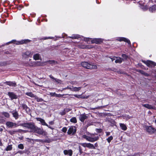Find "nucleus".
<instances>
[{"label": "nucleus", "instance_id": "1", "mask_svg": "<svg viewBox=\"0 0 156 156\" xmlns=\"http://www.w3.org/2000/svg\"><path fill=\"white\" fill-rule=\"evenodd\" d=\"M83 137L87 140L91 142H93L98 140L99 136L96 133H87V135H84Z\"/></svg>", "mask_w": 156, "mask_h": 156}, {"label": "nucleus", "instance_id": "2", "mask_svg": "<svg viewBox=\"0 0 156 156\" xmlns=\"http://www.w3.org/2000/svg\"><path fill=\"white\" fill-rule=\"evenodd\" d=\"M22 126L24 127L27 128L29 130V131L26 130H23L25 133H26L28 131L33 132L36 126L34 123L32 122L24 123L23 124Z\"/></svg>", "mask_w": 156, "mask_h": 156}, {"label": "nucleus", "instance_id": "3", "mask_svg": "<svg viewBox=\"0 0 156 156\" xmlns=\"http://www.w3.org/2000/svg\"><path fill=\"white\" fill-rule=\"evenodd\" d=\"M81 66L87 69H96L97 68V66L93 64H90L87 62H83L81 63Z\"/></svg>", "mask_w": 156, "mask_h": 156}, {"label": "nucleus", "instance_id": "4", "mask_svg": "<svg viewBox=\"0 0 156 156\" xmlns=\"http://www.w3.org/2000/svg\"><path fill=\"white\" fill-rule=\"evenodd\" d=\"M33 132L37 133L40 135L45 134L46 133V132L43 130L42 128H39L36 126Z\"/></svg>", "mask_w": 156, "mask_h": 156}, {"label": "nucleus", "instance_id": "5", "mask_svg": "<svg viewBox=\"0 0 156 156\" xmlns=\"http://www.w3.org/2000/svg\"><path fill=\"white\" fill-rule=\"evenodd\" d=\"M149 67H152L156 66V63L151 60L143 62Z\"/></svg>", "mask_w": 156, "mask_h": 156}, {"label": "nucleus", "instance_id": "6", "mask_svg": "<svg viewBox=\"0 0 156 156\" xmlns=\"http://www.w3.org/2000/svg\"><path fill=\"white\" fill-rule=\"evenodd\" d=\"M46 62H42L40 61H34V67L43 66L45 65Z\"/></svg>", "mask_w": 156, "mask_h": 156}, {"label": "nucleus", "instance_id": "7", "mask_svg": "<svg viewBox=\"0 0 156 156\" xmlns=\"http://www.w3.org/2000/svg\"><path fill=\"white\" fill-rule=\"evenodd\" d=\"M8 95L10 98L11 100H12L13 99H16L18 98L17 95L13 92H8Z\"/></svg>", "mask_w": 156, "mask_h": 156}, {"label": "nucleus", "instance_id": "8", "mask_svg": "<svg viewBox=\"0 0 156 156\" xmlns=\"http://www.w3.org/2000/svg\"><path fill=\"white\" fill-rule=\"evenodd\" d=\"M145 128L147 132L150 133H153L156 131L154 128L151 126H146Z\"/></svg>", "mask_w": 156, "mask_h": 156}, {"label": "nucleus", "instance_id": "9", "mask_svg": "<svg viewBox=\"0 0 156 156\" xmlns=\"http://www.w3.org/2000/svg\"><path fill=\"white\" fill-rule=\"evenodd\" d=\"M103 39L101 38H95L92 39L91 41V43L92 44L96 43L99 44L103 41Z\"/></svg>", "mask_w": 156, "mask_h": 156}, {"label": "nucleus", "instance_id": "10", "mask_svg": "<svg viewBox=\"0 0 156 156\" xmlns=\"http://www.w3.org/2000/svg\"><path fill=\"white\" fill-rule=\"evenodd\" d=\"M6 126L9 128H12L13 126L16 127L18 126L16 123L9 121L7 122L6 123Z\"/></svg>", "mask_w": 156, "mask_h": 156}, {"label": "nucleus", "instance_id": "11", "mask_svg": "<svg viewBox=\"0 0 156 156\" xmlns=\"http://www.w3.org/2000/svg\"><path fill=\"white\" fill-rule=\"evenodd\" d=\"M116 40L120 41H124L125 42H127L129 44H130V41L128 39L124 37H118L116 38Z\"/></svg>", "mask_w": 156, "mask_h": 156}, {"label": "nucleus", "instance_id": "12", "mask_svg": "<svg viewBox=\"0 0 156 156\" xmlns=\"http://www.w3.org/2000/svg\"><path fill=\"white\" fill-rule=\"evenodd\" d=\"M87 118V116L85 114H80L79 116V119L82 122H84V120Z\"/></svg>", "mask_w": 156, "mask_h": 156}, {"label": "nucleus", "instance_id": "13", "mask_svg": "<svg viewBox=\"0 0 156 156\" xmlns=\"http://www.w3.org/2000/svg\"><path fill=\"white\" fill-rule=\"evenodd\" d=\"M30 40L28 39H25L22 40L20 41H15L14 43L17 44H22L24 43H26L27 42H29Z\"/></svg>", "mask_w": 156, "mask_h": 156}, {"label": "nucleus", "instance_id": "14", "mask_svg": "<svg viewBox=\"0 0 156 156\" xmlns=\"http://www.w3.org/2000/svg\"><path fill=\"white\" fill-rule=\"evenodd\" d=\"M33 58L35 60H41V57L40 55L38 53H36L34 54L33 56Z\"/></svg>", "mask_w": 156, "mask_h": 156}, {"label": "nucleus", "instance_id": "15", "mask_svg": "<svg viewBox=\"0 0 156 156\" xmlns=\"http://www.w3.org/2000/svg\"><path fill=\"white\" fill-rule=\"evenodd\" d=\"M22 56L24 58H26V56L31 57H32V54H31L30 51H27L23 53Z\"/></svg>", "mask_w": 156, "mask_h": 156}, {"label": "nucleus", "instance_id": "16", "mask_svg": "<svg viewBox=\"0 0 156 156\" xmlns=\"http://www.w3.org/2000/svg\"><path fill=\"white\" fill-rule=\"evenodd\" d=\"M142 106L148 109H155V107L148 104H142Z\"/></svg>", "mask_w": 156, "mask_h": 156}, {"label": "nucleus", "instance_id": "17", "mask_svg": "<svg viewBox=\"0 0 156 156\" xmlns=\"http://www.w3.org/2000/svg\"><path fill=\"white\" fill-rule=\"evenodd\" d=\"M36 119L37 121H40L42 125L48 126V124L45 122L44 119L40 118H37Z\"/></svg>", "mask_w": 156, "mask_h": 156}, {"label": "nucleus", "instance_id": "18", "mask_svg": "<svg viewBox=\"0 0 156 156\" xmlns=\"http://www.w3.org/2000/svg\"><path fill=\"white\" fill-rule=\"evenodd\" d=\"M64 154L65 155H68L71 156L73 154V151L71 150H65L63 151Z\"/></svg>", "mask_w": 156, "mask_h": 156}, {"label": "nucleus", "instance_id": "19", "mask_svg": "<svg viewBox=\"0 0 156 156\" xmlns=\"http://www.w3.org/2000/svg\"><path fill=\"white\" fill-rule=\"evenodd\" d=\"M76 132L75 130L74 129V128L71 126L70 127L68 130L67 133L69 134H70L72 133H74Z\"/></svg>", "mask_w": 156, "mask_h": 156}, {"label": "nucleus", "instance_id": "20", "mask_svg": "<svg viewBox=\"0 0 156 156\" xmlns=\"http://www.w3.org/2000/svg\"><path fill=\"white\" fill-rule=\"evenodd\" d=\"M81 88V87H77L72 86L71 87L70 90L73 91H78L80 90Z\"/></svg>", "mask_w": 156, "mask_h": 156}, {"label": "nucleus", "instance_id": "21", "mask_svg": "<svg viewBox=\"0 0 156 156\" xmlns=\"http://www.w3.org/2000/svg\"><path fill=\"white\" fill-rule=\"evenodd\" d=\"M11 113L13 115V116L16 119H17L19 117V115L16 111H12L11 112Z\"/></svg>", "mask_w": 156, "mask_h": 156}, {"label": "nucleus", "instance_id": "22", "mask_svg": "<svg viewBox=\"0 0 156 156\" xmlns=\"http://www.w3.org/2000/svg\"><path fill=\"white\" fill-rule=\"evenodd\" d=\"M5 83L10 86L15 87L16 85V83L15 82L7 81Z\"/></svg>", "mask_w": 156, "mask_h": 156}, {"label": "nucleus", "instance_id": "23", "mask_svg": "<svg viewBox=\"0 0 156 156\" xmlns=\"http://www.w3.org/2000/svg\"><path fill=\"white\" fill-rule=\"evenodd\" d=\"M34 61L31 60V59H29L27 66L31 67H34Z\"/></svg>", "mask_w": 156, "mask_h": 156}, {"label": "nucleus", "instance_id": "24", "mask_svg": "<svg viewBox=\"0 0 156 156\" xmlns=\"http://www.w3.org/2000/svg\"><path fill=\"white\" fill-rule=\"evenodd\" d=\"M75 97L78 98H87L88 97V96H83L82 94L81 95H77L74 94L73 95Z\"/></svg>", "mask_w": 156, "mask_h": 156}, {"label": "nucleus", "instance_id": "25", "mask_svg": "<svg viewBox=\"0 0 156 156\" xmlns=\"http://www.w3.org/2000/svg\"><path fill=\"white\" fill-rule=\"evenodd\" d=\"M25 94L27 96L32 98H36V95L34 94L31 92H26L25 93Z\"/></svg>", "mask_w": 156, "mask_h": 156}, {"label": "nucleus", "instance_id": "26", "mask_svg": "<svg viewBox=\"0 0 156 156\" xmlns=\"http://www.w3.org/2000/svg\"><path fill=\"white\" fill-rule=\"evenodd\" d=\"M119 126L121 127V129L123 130H126L127 129V128L126 125L124 123H120Z\"/></svg>", "mask_w": 156, "mask_h": 156}, {"label": "nucleus", "instance_id": "27", "mask_svg": "<svg viewBox=\"0 0 156 156\" xmlns=\"http://www.w3.org/2000/svg\"><path fill=\"white\" fill-rule=\"evenodd\" d=\"M149 10L151 12H153L156 11V5H153L149 9Z\"/></svg>", "mask_w": 156, "mask_h": 156}, {"label": "nucleus", "instance_id": "28", "mask_svg": "<svg viewBox=\"0 0 156 156\" xmlns=\"http://www.w3.org/2000/svg\"><path fill=\"white\" fill-rule=\"evenodd\" d=\"M116 58H117L115 61V62L116 63H121L122 62L123 59L122 58L117 57Z\"/></svg>", "mask_w": 156, "mask_h": 156}, {"label": "nucleus", "instance_id": "29", "mask_svg": "<svg viewBox=\"0 0 156 156\" xmlns=\"http://www.w3.org/2000/svg\"><path fill=\"white\" fill-rule=\"evenodd\" d=\"M87 148L91 149H95V148L93 144L90 143H88L87 144Z\"/></svg>", "mask_w": 156, "mask_h": 156}, {"label": "nucleus", "instance_id": "30", "mask_svg": "<svg viewBox=\"0 0 156 156\" xmlns=\"http://www.w3.org/2000/svg\"><path fill=\"white\" fill-rule=\"evenodd\" d=\"M122 117L123 118V119H126V120H128L129 119H130L132 117L128 115H123Z\"/></svg>", "mask_w": 156, "mask_h": 156}, {"label": "nucleus", "instance_id": "31", "mask_svg": "<svg viewBox=\"0 0 156 156\" xmlns=\"http://www.w3.org/2000/svg\"><path fill=\"white\" fill-rule=\"evenodd\" d=\"M2 115L4 116L6 118H9V114L6 112H2L1 113Z\"/></svg>", "mask_w": 156, "mask_h": 156}, {"label": "nucleus", "instance_id": "32", "mask_svg": "<svg viewBox=\"0 0 156 156\" xmlns=\"http://www.w3.org/2000/svg\"><path fill=\"white\" fill-rule=\"evenodd\" d=\"M21 105L23 108L26 111H27L29 109V108L25 104H22Z\"/></svg>", "mask_w": 156, "mask_h": 156}, {"label": "nucleus", "instance_id": "33", "mask_svg": "<svg viewBox=\"0 0 156 156\" xmlns=\"http://www.w3.org/2000/svg\"><path fill=\"white\" fill-rule=\"evenodd\" d=\"M70 37L72 39H77L80 37V35L78 34H74Z\"/></svg>", "mask_w": 156, "mask_h": 156}, {"label": "nucleus", "instance_id": "34", "mask_svg": "<svg viewBox=\"0 0 156 156\" xmlns=\"http://www.w3.org/2000/svg\"><path fill=\"white\" fill-rule=\"evenodd\" d=\"M70 121L73 123H76L77 122V120L76 117H72L70 119Z\"/></svg>", "mask_w": 156, "mask_h": 156}, {"label": "nucleus", "instance_id": "35", "mask_svg": "<svg viewBox=\"0 0 156 156\" xmlns=\"http://www.w3.org/2000/svg\"><path fill=\"white\" fill-rule=\"evenodd\" d=\"M137 71L138 72H139L141 74H143V75H145L146 76H148V74L147 73H145L143 70H137Z\"/></svg>", "mask_w": 156, "mask_h": 156}, {"label": "nucleus", "instance_id": "36", "mask_svg": "<svg viewBox=\"0 0 156 156\" xmlns=\"http://www.w3.org/2000/svg\"><path fill=\"white\" fill-rule=\"evenodd\" d=\"M35 99L37 101V102H42V101H44L43 99L41 98H38L37 96H36V98H35Z\"/></svg>", "mask_w": 156, "mask_h": 156}, {"label": "nucleus", "instance_id": "37", "mask_svg": "<svg viewBox=\"0 0 156 156\" xmlns=\"http://www.w3.org/2000/svg\"><path fill=\"white\" fill-rule=\"evenodd\" d=\"M92 39L90 38H84V41L87 42L88 44H90L91 43V41Z\"/></svg>", "mask_w": 156, "mask_h": 156}, {"label": "nucleus", "instance_id": "38", "mask_svg": "<svg viewBox=\"0 0 156 156\" xmlns=\"http://www.w3.org/2000/svg\"><path fill=\"white\" fill-rule=\"evenodd\" d=\"M79 47L82 49L86 48H91V47H88L87 46H85L84 45H79Z\"/></svg>", "mask_w": 156, "mask_h": 156}, {"label": "nucleus", "instance_id": "39", "mask_svg": "<svg viewBox=\"0 0 156 156\" xmlns=\"http://www.w3.org/2000/svg\"><path fill=\"white\" fill-rule=\"evenodd\" d=\"M12 149V145H8L6 149V151H9L11 150Z\"/></svg>", "mask_w": 156, "mask_h": 156}, {"label": "nucleus", "instance_id": "40", "mask_svg": "<svg viewBox=\"0 0 156 156\" xmlns=\"http://www.w3.org/2000/svg\"><path fill=\"white\" fill-rule=\"evenodd\" d=\"M46 62H45V63L47 62H49L50 64H55L57 63V62L55 60H51V61L49 60L48 61H46Z\"/></svg>", "mask_w": 156, "mask_h": 156}, {"label": "nucleus", "instance_id": "41", "mask_svg": "<svg viewBox=\"0 0 156 156\" xmlns=\"http://www.w3.org/2000/svg\"><path fill=\"white\" fill-rule=\"evenodd\" d=\"M113 139V136H111L109 137L107 139V140L108 142L109 143L111 142V141Z\"/></svg>", "mask_w": 156, "mask_h": 156}, {"label": "nucleus", "instance_id": "42", "mask_svg": "<svg viewBox=\"0 0 156 156\" xmlns=\"http://www.w3.org/2000/svg\"><path fill=\"white\" fill-rule=\"evenodd\" d=\"M18 147L21 149H23L24 148V146L22 144H20L18 145Z\"/></svg>", "mask_w": 156, "mask_h": 156}, {"label": "nucleus", "instance_id": "43", "mask_svg": "<svg viewBox=\"0 0 156 156\" xmlns=\"http://www.w3.org/2000/svg\"><path fill=\"white\" fill-rule=\"evenodd\" d=\"M80 144L84 147H87L88 143H81Z\"/></svg>", "mask_w": 156, "mask_h": 156}, {"label": "nucleus", "instance_id": "44", "mask_svg": "<svg viewBox=\"0 0 156 156\" xmlns=\"http://www.w3.org/2000/svg\"><path fill=\"white\" fill-rule=\"evenodd\" d=\"M67 94H56V97H58V98H61V97H62L64 95H67Z\"/></svg>", "mask_w": 156, "mask_h": 156}, {"label": "nucleus", "instance_id": "45", "mask_svg": "<svg viewBox=\"0 0 156 156\" xmlns=\"http://www.w3.org/2000/svg\"><path fill=\"white\" fill-rule=\"evenodd\" d=\"M58 83H62V81L60 80L57 79L56 78L55 81Z\"/></svg>", "mask_w": 156, "mask_h": 156}, {"label": "nucleus", "instance_id": "46", "mask_svg": "<svg viewBox=\"0 0 156 156\" xmlns=\"http://www.w3.org/2000/svg\"><path fill=\"white\" fill-rule=\"evenodd\" d=\"M48 95H50L51 96L53 97H56V94L55 92L54 93H50Z\"/></svg>", "mask_w": 156, "mask_h": 156}, {"label": "nucleus", "instance_id": "47", "mask_svg": "<svg viewBox=\"0 0 156 156\" xmlns=\"http://www.w3.org/2000/svg\"><path fill=\"white\" fill-rule=\"evenodd\" d=\"M66 114V112H65V109L63 111L60 112V114L62 115H65Z\"/></svg>", "mask_w": 156, "mask_h": 156}, {"label": "nucleus", "instance_id": "48", "mask_svg": "<svg viewBox=\"0 0 156 156\" xmlns=\"http://www.w3.org/2000/svg\"><path fill=\"white\" fill-rule=\"evenodd\" d=\"M70 89H71V87H69L68 86H67V87H65V88H62V90H61V91H62L63 90H66V89H69L70 90Z\"/></svg>", "mask_w": 156, "mask_h": 156}, {"label": "nucleus", "instance_id": "49", "mask_svg": "<svg viewBox=\"0 0 156 156\" xmlns=\"http://www.w3.org/2000/svg\"><path fill=\"white\" fill-rule=\"evenodd\" d=\"M67 130V128L66 127H64L62 129V131L64 133H66Z\"/></svg>", "mask_w": 156, "mask_h": 156}, {"label": "nucleus", "instance_id": "50", "mask_svg": "<svg viewBox=\"0 0 156 156\" xmlns=\"http://www.w3.org/2000/svg\"><path fill=\"white\" fill-rule=\"evenodd\" d=\"M16 132V131H9V133L11 135L14 134Z\"/></svg>", "mask_w": 156, "mask_h": 156}, {"label": "nucleus", "instance_id": "51", "mask_svg": "<svg viewBox=\"0 0 156 156\" xmlns=\"http://www.w3.org/2000/svg\"><path fill=\"white\" fill-rule=\"evenodd\" d=\"M122 57L125 59H126L127 58V56L125 54H123L122 55Z\"/></svg>", "mask_w": 156, "mask_h": 156}, {"label": "nucleus", "instance_id": "52", "mask_svg": "<svg viewBox=\"0 0 156 156\" xmlns=\"http://www.w3.org/2000/svg\"><path fill=\"white\" fill-rule=\"evenodd\" d=\"M53 38H54L52 37H44L43 39L44 40H46V39H53Z\"/></svg>", "mask_w": 156, "mask_h": 156}, {"label": "nucleus", "instance_id": "53", "mask_svg": "<svg viewBox=\"0 0 156 156\" xmlns=\"http://www.w3.org/2000/svg\"><path fill=\"white\" fill-rule=\"evenodd\" d=\"M49 77L52 79L53 80L55 81V79H56L55 78H54L52 75H50L49 76Z\"/></svg>", "mask_w": 156, "mask_h": 156}, {"label": "nucleus", "instance_id": "54", "mask_svg": "<svg viewBox=\"0 0 156 156\" xmlns=\"http://www.w3.org/2000/svg\"><path fill=\"white\" fill-rule=\"evenodd\" d=\"M101 130L100 129H96V131L97 132L100 133V132H101Z\"/></svg>", "mask_w": 156, "mask_h": 156}, {"label": "nucleus", "instance_id": "55", "mask_svg": "<svg viewBox=\"0 0 156 156\" xmlns=\"http://www.w3.org/2000/svg\"><path fill=\"white\" fill-rule=\"evenodd\" d=\"M79 152L80 153V154H81L83 152L82 151V149L81 148V147L80 146H79Z\"/></svg>", "mask_w": 156, "mask_h": 156}, {"label": "nucleus", "instance_id": "56", "mask_svg": "<svg viewBox=\"0 0 156 156\" xmlns=\"http://www.w3.org/2000/svg\"><path fill=\"white\" fill-rule=\"evenodd\" d=\"M106 133V135L107 136H108L109 135H110V132H105Z\"/></svg>", "mask_w": 156, "mask_h": 156}, {"label": "nucleus", "instance_id": "57", "mask_svg": "<svg viewBox=\"0 0 156 156\" xmlns=\"http://www.w3.org/2000/svg\"><path fill=\"white\" fill-rule=\"evenodd\" d=\"M4 121V120L3 119H0V123H3Z\"/></svg>", "mask_w": 156, "mask_h": 156}, {"label": "nucleus", "instance_id": "58", "mask_svg": "<svg viewBox=\"0 0 156 156\" xmlns=\"http://www.w3.org/2000/svg\"><path fill=\"white\" fill-rule=\"evenodd\" d=\"M94 146L95 147H97L98 146V144L97 143H96L94 144Z\"/></svg>", "mask_w": 156, "mask_h": 156}, {"label": "nucleus", "instance_id": "59", "mask_svg": "<svg viewBox=\"0 0 156 156\" xmlns=\"http://www.w3.org/2000/svg\"><path fill=\"white\" fill-rule=\"evenodd\" d=\"M53 121H51L49 122V123L51 125H52L53 124Z\"/></svg>", "mask_w": 156, "mask_h": 156}, {"label": "nucleus", "instance_id": "60", "mask_svg": "<svg viewBox=\"0 0 156 156\" xmlns=\"http://www.w3.org/2000/svg\"><path fill=\"white\" fill-rule=\"evenodd\" d=\"M49 128L52 129H53V128H52V127H51V126H49L48 125V126H47Z\"/></svg>", "mask_w": 156, "mask_h": 156}, {"label": "nucleus", "instance_id": "61", "mask_svg": "<svg viewBox=\"0 0 156 156\" xmlns=\"http://www.w3.org/2000/svg\"><path fill=\"white\" fill-rule=\"evenodd\" d=\"M143 9H144H144H147V7L146 6V7H145V8H142Z\"/></svg>", "mask_w": 156, "mask_h": 156}, {"label": "nucleus", "instance_id": "62", "mask_svg": "<svg viewBox=\"0 0 156 156\" xmlns=\"http://www.w3.org/2000/svg\"><path fill=\"white\" fill-rule=\"evenodd\" d=\"M70 83H71L72 85H74L75 84V83L73 82H70Z\"/></svg>", "mask_w": 156, "mask_h": 156}, {"label": "nucleus", "instance_id": "63", "mask_svg": "<svg viewBox=\"0 0 156 156\" xmlns=\"http://www.w3.org/2000/svg\"><path fill=\"white\" fill-rule=\"evenodd\" d=\"M2 144L1 143V140H0V146H2Z\"/></svg>", "mask_w": 156, "mask_h": 156}, {"label": "nucleus", "instance_id": "64", "mask_svg": "<svg viewBox=\"0 0 156 156\" xmlns=\"http://www.w3.org/2000/svg\"><path fill=\"white\" fill-rule=\"evenodd\" d=\"M2 130H3V129H2L1 128V129H0V131H2Z\"/></svg>", "mask_w": 156, "mask_h": 156}]
</instances>
